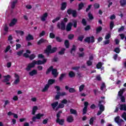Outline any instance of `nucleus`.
<instances>
[{"mask_svg": "<svg viewBox=\"0 0 126 126\" xmlns=\"http://www.w3.org/2000/svg\"><path fill=\"white\" fill-rule=\"evenodd\" d=\"M56 82V80L55 79H51L48 80V84L49 85H52V84H54V83Z\"/></svg>", "mask_w": 126, "mask_h": 126, "instance_id": "nucleus-32", "label": "nucleus"}, {"mask_svg": "<svg viewBox=\"0 0 126 126\" xmlns=\"http://www.w3.org/2000/svg\"><path fill=\"white\" fill-rule=\"evenodd\" d=\"M49 38L51 39H55L56 38V35L53 32H50L49 33Z\"/></svg>", "mask_w": 126, "mask_h": 126, "instance_id": "nucleus-42", "label": "nucleus"}, {"mask_svg": "<svg viewBox=\"0 0 126 126\" xmlns=\"http://www.w3.org/2000/svg\"><path fill=\"white\" fill-rule=\"evenodd\" d=\"M38 73L37 70L33 69L29 73V74L30 76H33V75H36Z\"/></svg>", "mask_w": 126, "mask_h": 126, "instance_id": "nucleus-12", "label": "nucleus"}, {"mask_svg": "<svg viewBox=\"0 0 126 126\" xmlns=\"http://www.w3.org/2000/svg\"><path fill=\"white\" fill-rule=\"evenodd\" d=\"M68 76L71 78H72V77H74V76H75V73L73 71H70L68 73Z\"/></svg>", "mask_w": 126, "mask_h": 126, "instance_id": "nucleus-25", "label": "nucleus"}, {"mask_svg": "<svg viewBox=\"0 0 126 126\" xmlns=\"http://www.w3.org/2000/svg\"><path fill=\"white\" fill-rule=\"evenodd\" d=\"M47 63V59H44L43 61L38 60L36 61V60H33L32 63L28 64L26 68V70H27V71H30V70H31V68L35 67V64L40 65L41 64H44V63Z\"/></svg>", "mask_w": 126, "mask_h": 126, "instance_id": "nucleus-2", "label": "nucleus"}, {"mask_svg": "<svg viewBox=\"0 0 126 126\" xmlns=\"http://www.w3.org/2000/svg\"><path fill=\"white\" fill-rule=\"evenodd\" d=\"M104 88H106V85L105 84V83H102L100 87V90L103 91L104 90Z\"/></svg>", "mask_w": 126, "mask_h": 126, "instance_id": "nucleus-56", "label": "nucleus"}, {"mask_svg": "<svg viewBox=\"0 0 126 126\" xmlns=\"http://www.w3.org/2000/svg\"><path fill=\"white\" fill-rule=\"evenodd\" d=\"M65 76H66V73H62L60 75V76L59 77V81H63V79L64 78V77H65Z\"/></svg>", "mask_w": 126, "mask_h": 126, "instance_id": "nucleus-15", "label": "nucleus"}, {"mask_svg": "<svg viewBox=\"0 0 126 126\" xmlns=\"http://www.w3.org/2000/svg\"><path fill=\"white\" fill-rule=\"evenodd\" d=\"M65 89L66 91L68 90V92H69V93H75V92H76V91L75 90V88H69V87L68 86H65Z\"/></svg>", "mask_w": 126, "mask_h": 126, "instance_id": "nucleus-5", "label": "nucleus"}, {"mask_svg": "<svg viewBox=\"0 0 126 126\" xmlns=\"http://www.w3.org/2000/svg\"><path fill=\"white\" fill-rule=\"evenodd\" d=\"M72 22L73 23V27L76 28L77 27V21L76 20H72Z\"/></svg>", "mask_w": 126, "mask_h": 126, "instance_id": "nucleus-39", "label": "nucleus"}, {"mask_svg": "<svg viewBox=\"0 0 126 126\" xmlns=\"http://www.w3.org/2000/svg\"><path fill=\"white\" fill-rule=\"evenodd\" d=\"M57 51H58V48L53 47L52 48V45H49L44 50V54H46L47 57H49L50 56V54H54L56 53Z\"/></svg>", "mask_w": 126, "mask_h": 126, "instance_id": "nucleus-3", "label": "nucleus"}, {"mask_svg": "<svg viewBox=\"0 0 126 126\" xmlns=\"http://www.w3.org/2000/svg\"><path fill=\"white\" fill-rule=\"evenodd\" d=\"M94 124V117H92L90 120V125L93 126Z\"/></svg>", "mask_w": 126, "mask_h": 126, "instance_id": "nucleus-55", "label": "nucleus"}, {"mask_svg": "<svg viewBox=\"0 0 126 126\" xmlns=\"http://www.w3.org/2000/svg\"><path fill=\"white\" fill-rule=\"evenodd\" d=\"M83 39H84V35H82L78 37L77 40L82 42V41H83Z\"/></svg>", "mask_w": 126, "mask_h": 126, "instance_id": "nucleus-37", "label": "nucleus"}, {"mask_svg": "<svg viewBox=\"0 0 126 126\" xmlns=\"http://www.w3.org/2000/svg\"><path fill=\"white\" fill-rule=\"evenodd\" d=\"M96 80H97V81H101V80H102V78H101V75H97L96 76Z\"/></svg>", "mask_w": 126, "mask_h": 126, "instance_id": "nucleus-57", "label": "nucleus"}, {"mask_svg": "<svg viewBox=\"0 0 126 126\" xmlns=\"http://www.w3.org/2000/svg\"><path fill=\"white\" fill-rule=\"evenodd\" d=\"M35 58H36V56L35 55V54H31L30 56H29V57L31 61H33V60H34Z\"/></svg>", "mask_w": 126, "mask_h": 126, "instance_id": "nucleus-40", "label": "nucleus"}, {"mask_svg": "<svg viewBox=\"0 0 126 126\" xmlns=\"http://www.w3.org/2000/svg\"><path fill=\"white\" fill-rule=\"evenodd\" d=\"M88 17L89 18L90 20H92L93 19H94V17H93V15H92V14H91V12H89Z\"/></svg>", "mask_w": 126, "mask_h": 126, "instance_id": "nucleus-47", "label": "nucleus"}, {"mask_svg": "<svg viewBox=\"0 0 126 126\" xmlns=\"http://www.w3.org/2000/svg\"><path fill=\"white\" fill-rule=\"evenodd\" d=\"M24 52V50H20V51H18V52H17V55L19 57H21V56H22V55H23Z\"/></svg>", "mask_w": 126, "mask_h": 126, "instance_id": "nucleus-38", "label": "nucleus"}, {"mask_svg": "<svg viewBox=\"0 0 126 126\" xmlns=\"http://www.w3.org/2000/svg\"><path fill=\"white\" fill-rule=\"evenodd\" d=\"M10 45H8V46H7L5 50H4V53H7L10 50Z\"/></svg>", "mask_w": 126, "mask_h": 126, "instance_id": "nucleus-60", "label": "nucleus"}, {"mask_svg": "<svg viewBox=\"0 0 126 126\" xmlns=\"http://www.w3.org/2000/svg\"><path fill=\"white\" fill-rule=\"evenodd\" d=\"M16 23H17V19L14 18L11 21L9 26H10V27H12V26H14V25H15Z\"/></svg>", "mask_w": 126, "mask_h": 126, "instance_id": "nucleus-9", "label": "nucleus"}, {"mask_svg": "<svg viewBox=\"0 0 126 126\" xmlns=\"http://www.w3.org/2000/svg\"><path fill=\"white\" fill-rule=\"evenodd\" d=\"M72 16H73V17L74 18L77 16V11H76V10H73L72 13Z\"/></svg>", "mask_w": 126, "mask_h": 126, "instance_id": "nucleus-36", "label": "nucleus"}, {"mask_svg": "<svg viewBox=\"0 0 126 126\" xmlns=\"http://www.w3.org/2000/svg\"><path fill=\"white\" fill-rule=\"evenodd\" d=\"M70 112L72 115H75V116H77V111L73 109H70Z\"/></svg>", "mask_w": 126, "mask_h": 126, "instance_id": "nucleus-30", "label": "nucleus"}, {"mask_svg": "<svg viewBox=\"0 0 126 126\" xmlns=\"http://www.w3.org/2000/svg\"><path fill=\"white\" fill-rule=\"evenodd\" d=\"M67 5V3H66V2H62L61 7V10H65V8H66Z\"/></svg>", "mask_w": 126, "mask_h": 126, "instance_id": "nucleus-13", "label": "nucleus"}, {"mask_svg": "<svg viewBox=\"0 0 126 126\" xmlns=\"http://www.w3.org/2000/svg\"><path fill=\"white\" fill-rule=\"evenodd\" d=\"M44 42H45V39L43 38H41L37 42V45H41V44H42V43H44Z\"/></svg>", "mask_w": 126, "mask_h": 126, "instance_id": "nucleus-48", "label": "nucleus"}, {"mask_svg": "<svg viewBox=\"0 0 126 126\" xmlns=\"http://www.w3.org/2000/svg\"><path fill=\"white\" fill-rule=\"evenodd\" d=\"M101 67H102V63L99 62L96 64V68H97V69H100V68H101Z\"/></svg>", "mask_w": 126, "mask_h": 126, "instance_id": "nucleus-52", "label": "nucleus"}, {"mask_svg": "<svg viewBox=\"0 0 126 126\" xmlns=\"http://www.w3.org/2000/svg\"><path fill=\"white\" fill-rule=\"evenodd\" d=\"M64 52H65V48H62L60 51L59 52V55L61 56L64 55Z\"/></svg>", "mask_w": 126, "mask_h": 126, "instance_id": "nucleus-34", "label": "nucleus"}, {"mask_svg": "<svg viewBox=\"0 0 126 126\" xmlns=\"http://www.w3.org/2000/svg\"><path fill=\"white\" fill-rule=\"evenodd\" d=\"M99 110L102 112H104V111H105V106H104V105H103L102 104H100V105H99Z\"/></svg>", "mask_w": 126, "mask_h": 126, "instance_id": "nucleus-50", "label": "nucleus"}, {"mask_svg": "<svg viewBox=\"0 0 126 126\" xmlns=\"http://www.w3.org/2000/svg\"><path fill=\"white\" fill-rule=\"evenodd\" d=\"M15 32L17 34H19L20 36H23L24 35V32L23 31L16 30Z\"/></svg>", "mask_w": 126, "mask_h": 126, "instance_id": "nucleus-28", "label": "nucleus"}, {"mask_svg": "<svg viewBox=\"0 0 126 126\" xmlns=\"http://www.w3.org/2000/svg\"><path fill=\"white\" fill-rule=\"evenodd\" d=\"M94 8L97 9V8H99V7H100V4L96 3L94 4Z\"/></svg>", "mask_w": 126, "mask_h": 126, "instance_id": "nucleus-62", "label": "nucleus"}, {"mask_svg": "<svg viewBox=\"0 0 126 126\" xmlns=\"http://www.w3.org/2000/svg\"><path fill=\"white\" fill-rule=\"evenodd\" d=\"M45 35H46V32H45V31H42L41 33L39 34V37H43V36H45Z\"/></svg>", "mask_w": 126, "mask_h": 126, "instance_id": "nucleus-58", "label": "nucleus"}, {"mask_svg": "<svg viewBox=\"0 0 126 126\" xmlns=\"http://www.w3.org/2000/svg\"><path fill=\"white\" fill-rule=\"evenodd\" d=\"M114 25H115V24L114 23V22L113 21L110 22V30H113V29L114 28Z\"/></svg>", "mask_w": 126, "mask_h": 126, "instance_id": "nucleus-53", "label": "nucleus"}, {"mask_svg": "<svg viewBox=\"0 0 126 126\" xmlns=\"http://www.w3.org/2000/svg\"><path fill=\"white\" fill-rule=\"evenodd\" d=\"M75 51H76V46L75 45H73L70 53L71 54V55L74 56V53Z\"/></svg>", "mask_w": 126, "mask_h": 126, "instance_id": "nucleus-14", "label": "nucleus"}, {"mask_svg": "<svg viewBox=\"0 0 126 126\" xmlns=\"http://www.w3.org/2000/svg\"><path fill=\"white\" fill-rule=\"evenodd\" d=\"M119 109L121 111H126V104H121Z\"/></svg>", "mask_w": 126, "mask_h": 126, "instance_id": "nucleus-19", "label": "nucleus"}, {"mask_svg": "<svg viewBox=\"0 0 126 126\" xmlns=\"http://www.w3.org/2000/svg\"><path fill=\"white\" fill-rule=\"evenodd\" d=\"M87 64L88 66H90L92 65L93 63L91 61L89 60L87 62Z\"/></svg>", "mask_w": 126, "mask_h": 126, "instance_id": "nucleus-59", "label": "nucleus"}, {"mask_svg": "<svg viewBox=\"0 0 126 126\" xmlns=\"http://www.w3.org/2000/svg\"><path fill=\"white\" fill-rule=\"evenodd\" d=\"M37 110H38V107L36 106H33L32 108V114L35 115V114L36 113V112L37 111Z\"/></svg>", "mask_w": 126, "mask_h": 126, "instance_id": "nucleus-31", "label": "nucleus"}, {"mask_svg": "<svg viewBox=\"0 0 126 126\" xmlns=\"http://www.w3.org/2000/svg\"><path fill=\"white\" fill-rule=\"evenodd\" d=\"M20 48H21V44H17L16 45V50H18V49H20Z\"/></svg>", "mask_w": 126, "mask_h": 126, "instance_id": "nucleus-64", "label": "nucleus"}, {"mask_svg": "<svg viewBox=\"0 0 126 126\" xmlns=\"http://www.w3.org/2000/svg\"><path fill=\"white\" fill-rule=\"evenodd\" d=\"M3 77L4 78L2 81V82H8L9 81V79L11 78V76L9 75H7L6 76H3Z\"/></svg>", "mask_w": 126, "mask_h": 126, "instance_id": "nucleus-7", "label": "nucleus"}, {"mask_svg": "<svg viewBox=\"0 0 126 126\" xmlns=\"http://www.w3.org/2000/svg\"><path fill=\"white\" fill-rule=\"evenodd\" d=\"M74 10H72L71 8L68 9L67 10V13L69 15H70L71 14H72V12Z\"/></svg>", "mask_w": 126, "mask_h": 126, "instance_id": "nucleus-46", "label": "nucleus"}, {"mask_svg": "<svg viewBox=\"0 0 126 126\" xmlns=\"http://www.w3.org/2000/svg\"><path fill=\"white\" fill-rule=\"evenodd\" d=\"M123 119H124V120L125 121H126V112H124L122 116Z\"/></svg>", "mask_w": 126, "mask_h": 126, "instance_id": "nucleus-63", "label": "nucleus"}, {"mask_svg": "<svg viewBox=\"0 0 126 126\" xmlns=\"http://www.w3.org/2000/svg\"><path fill=\"white\" fill-rule=\"evenodd\" d=\"M125 90H126V89L125 88H123L118 92V95L119 96V97H122L123 96V94H124Z\"/></svg>", "mask_w": 126, "mask_h": 126, "instance_id": "nucleus-21", "label": "nucleus"}, {"mask_svg": "<svg viewBox=\"0 0 126 126\" xmlns=\"http://www.w3.org/2000/svg\"><path fill=\"white\" fill-rule=\"evenodd\" d=\"M61 20V17H57L55 19L52 20L53 23H56L57 21H59V20Z\"/></svg>", "mask_w": 126, "mask_h": 126, "instance_id": "nucleus-43", "label": "nucleus"}, {"mask_svg": "<svg viewBox=\"0 0 126 126\" xmlns=\"http://www.w3.org/2000/svg\"><path fill=\"white\" fill-rule=\"evenodd\" d=\"M58 105H59L58 101H56L51 104V106H52L53 110H55V109H56V107H57V106H58Z\"/></svg>", "mask_w": 126, "mask_h": 126, "instance_id": "nucleus-22", "label": "nucleus"}, {"mask_svg": "<svg viewBox=\"0 0 126 126\" xmlns=\"http://www.w3.org/2000/svg\"><path fill=\"white\" fill-rule=\"evenodd\" d=\"M84 41L88 44H90V43H95V37H94V36L87 37L84 39Z\"/></svg>", "mask_w": 126, "mask_h": 126, "instance_id": "nucleus-4", "label": "nucleus"}, {"mask_svg": "<svg viewBox=\"0 0 126 126\" xmlns=\"http://www.w3.org/2000/svg\"><path fill=\"white\" fill-rule=\"evenodd\" d=\"M66 121L67 123H72V122L74 121V119H73V117H72V116H70L67 118Z\"/></svg>", "mask_w": 126, "mask_h": 126, "instance_id": "nucleus-17", "label": "nucleus"}, {"mask_svg": "<svg viewBox=\"0 0 126 126\" xmlns=\"http://www.w3.org/2000/svg\"><path fill=\"white\" fill-rule=\"evenodd\" d=\"M82 24L84 26H86V25H87V22L85 19L83 18L82 20Z\"/></svg>", "mask_w": 126, "mask_h": 126, "instance_id": "nucleus-51", "label": "nucleus"}, {"mask_svg": "<svg viewBox=\"0 0 126 126\" xmlns=\"http://www.w3.org/2000/svg\"><path fill=\"white\" fill-rule=\"evenodd\" d=\"M115 122L116 123V124L120 125V116H117L115 118Z\"/></svg>", "mask_w": 126, "mask_h": 126, "instance_id": "nucleus-35", "label": "nucleus"}, {"mask_svg": "<svg viewBox=\"0 0 126 126\" xmlns=\"http://www.w3.org/2000/svg\"><path fill=\"white\" fill-rule=\"evenodd\" d=\"M49 87H50V85L48 84H46L44 88L42 90V92H46V91H48V90H49Z\"/></svg>", "mask_w": 126, "mask_h": 126, "instance_id": "nucleus-20", "label": "nucleus"}, {"mask_svg": "<svg viewBox=\"0 0 126 126\" xmlns=\"http://www.w3.org/2000/svg\"><path fill=\"white\" fill-rule=\"evenodd\" d=\"M15 77H16L17 79L14 81L13 84L16 85L18 84L19 82H20V79L19 78V76L17 74H15Z\"/></svg>", "mask_w": 126, "mask_h": 126, "instance_id": "nucleus-10", "label": "nucleus"}, {"mask_svg": "<svg viewBox=\"0 0 126 126\" xmlns=\"http://www.w3.org/2000/svg\"><path fill=\"white\" fill-rule=\"evenodd\" d=\"M26 41H32L34 40V36L33 35L29 34L26 37Z\"/></svg>", "mask_w": 126, "mask_h": 126, "instance_id": "nucleus-11", "label": "nucleus"}, {"mask_svg": "<svg viewBox=\"0 0 126 126\" xmlns=\"http://www.w3.org/2000/svg\"><path fill=\"white\" fill-rule=\"evenodd\" d=\"M16 3H17V1L16 0L13 1V2L11 4V8H12V9H13L14 7H15V4H16Z\"/></svg>", "mask_w": 126, "mask_h": 126, "instance_id": "nucleus-54", "label": "nucleus"}, {"mask_svg": "<svg viewBox=\"0 0 126 126\" xmlns=\"http://www.w3.org/2000/svg\"><path fill=\"white\" fill-rule=\"evenodd\" d=\"M103 30V28L102 27L99 26L96 29V34H98V33H100Z\"/></svg>", "mask_w": 126, "mask_h": 126, "instance_id": "nucleus-27", "label": "nucleus"}, {"mask_svg": "<svg viewBox=\"0 0 126 126\" xmlns=\"http://www.w3.org/2000/svg\"><path fill=\"white\" fill-rule=\"evenodd\" d=\"M61 114H63V111L60 110L59 111H58V112L56 114V117H57L56 120H59L60 118H61Z\"/></svg>", "mask_w": 126, "mask_h": 126, "instance_id": "nucleus-26", "label": "nucleus"}, {"mask_svg": "<svg viewBox=\"0 0 126 126\" xmlns=\"http://www.w3.org/2000/svg\"><path fill=\"white\" fill-rule=\"evenodd\" d=\"M8 29L9 28L7 27V25H6V24L5 25V26L4 27V31L5 32H8Z\"/></svg>", "mask_w": 126, "mask_h": 126, "instance_id": "nucleus-61", "label": "nucleus"}, {"mask_svg": "<svg viewBox=\"0 0 126 126\" xmlns=\"http://www.w3.org/2000/svg\"><path fill=\"white\" fill-rule=\"evenodd\" d=\"M56 123L59 124L60 126H63V124H64V119H56Z\"/></svg>", "mask_w": 126, "mask_h": 126, "instance_id": "nucleus-6", "label": "nucleus"}, {"mask_svg": "<svg viewBox=\"0 0 126 126\" xmlns=\"http://www.w3.org/2000/svg\"><path fill=\"white\" fill-rule=\"evenodd\" d=\"M48 17V13H44L43 16L41 17V21H46V18Z\"/></svg>", "mask_w": 126, "mask_h": 126, "instance_id": "nucleus-18", "label": "nucleus"}, {"mask_svg": "<svg viewBox=\"0 0 126 126\" xmlns=\"http://www.w3.org/2000/svg\"><path fill=\"white\" fill-rule=\"evenodd\" d=\"M73 38H74V34H69L68 35V39H69V40H72Z\"/></svg>", "mask_w": 126, "mask_h": 126, "instance_id": "nucleus-49", "label": "nucleus"}, {"mask_svg": "<svg viewBox=\"0 0 126 126\" xmlns=\"http://www.w3.org/2000/svg\"><path fill=\"white\" fill-rule=\"evenodd\" d=\"M114 52H115L117 54H120L121 52V49H120V48L119 47H116L114 49Z\"/></svg>", "mask_w": 126, "mask_h": 126, "instance_id": "nucleus-44", "label": "nucleus"}, {"mask_svg": "<svg viewBox=\"0 0 126 126\" xmlns=\"http://www.w3.org/2000/svg\"><path fill=\"white\" fill-rule=\"evenodd\" d=\"M84 7V3L83 2H81L78 5V9L79 10H81V9H82Z\"/></svg>", "mask_w": 126, "mask_h": 126, "instance_id": "nucleus-33", "label": "nucleus"}, {"mask_svg": "<svg viewBox=\"0 0 126 126\" xmlns=\"http://www.w3.org/2000/svg\"><path fill=\"white\" fill-rule=\"evenodd\" d=\"M51 73L54 77H57L59 75V72H58V69L57 68H53Z\"/></svg>", "mask_w": 126, "mask_h": 126, "instance_id": "nucleus-8", "label": "nucleus"}, {"mask_svg": "<svg viewBox=\"0 0 126 126\" xmlns=\"http://www.w3.org/2000/svg\"><path fill=\"white\" fill-rule=\"evenodd\" d=\"M64 45L66 49H68V48H69V41L68 40H65L64 41Z\"/></svg>", "mask_w": 126, "mask_h": 126, "instance_id": "nucleus-29", "label": "nucleus"}, {"mask_svg": "<svg viewBox=\"0 0 126 126\" xmlns=\"http://www.w3.org/2000/svg\"><path fill=\"white\" fill-rule=\"evenodd\" d=\"M84 87H85V85H84V84H83L80 86L79 87L80 92H82V91H83V90H84Z\"/></svg>", "mask_w": 126, "mask_h": 126, "instance_id": "nucleus-45", "label": "nucleus"}, {"mask_svg": "<svg viewBox=\"0 0 126 126\" xmlns=\"http://www.w3.org/2000/svg\"><path fill=\"white\" fill-rule=\"evenodd\" d=\"M55 39L58 43H62V42L63 41V38H61L60 36H56Z\"/></svg>", "mask_w": 126, "mask_h": 126, "instance_id": "nucleus-24", "label": "nucleus"}, {"mask_svg": "<svg viewBox=\"0 0 126 126\" xmlns=\"http://www.w3.org/2000/svg\"><path fill=\"white\" fill-rule=\"evenodd\" d=\"M120 2L121 6H124L126 4V0H120Z\"/></svg>", "mask_w": 126, "mask_h": 126, "instance_id": "nucleus-41", "label": "nucleus"}, {"mask_svg": "<svg viewBox=\"0 0 126 126\" xmlns=\"http://www.w3.org/2000/svg\"><path fill=\"white\" fill-rule=\"evenodd\" d=\"M37 120H41L42 117H44V114L38 113L36 115Z\"/></svg>", "mask_w": 126, "mask_h": 126, "instance_id": "nucleus-23", "label": "nucleus"}, {"mask_svg": "<svg viewBox=\"0 0 126 126\" xmlns=\"http://www.w3.org/2000/svg\"><path fill=\"white\" fill-rule=\"evenodd\" d=\"M73 25V24L72 23L69 22L67 24L65 29V23L62 21L61 23L58 22L57 23V28L58 29L62 30V31H64L66 29V31H67V32H69L70 31H71V28H72Z\"/></svg>", "mask_w": 126, "mask_h": 126, "instance_id": "nucleus-1", "label": "nucleus"}, {"mask_svg": "<svg viewBox=\"0 0 126 126\" xmlns=\"http://www.w3.org/2000/svg\"><path fill=\"white\" fill-rule=\"evenodd\" d=\"M54 69V66H50L46 70V74L48 75L51 71H53V69Z\"/></svg>", "mask_w": 126, "mask_h": 126, "instance_id": "nucleus-16", "label": "nucleus"}]
</instances>
